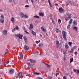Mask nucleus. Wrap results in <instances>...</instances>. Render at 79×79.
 Masks as SVG:
<instances>
[{"label":"nucleus","instance_id":"1","mask_svg":"<svg viewBox=\"0 0 79 79\" xmlns=\"http://www.w3.org/2000/svg\"><path fill=\"white\" fill-rule=\"evenodd\" d=\"M67 15L68 16L67 18H65V19L66 21H68V20H69L71 18V14L69 13H66Z\"/></svg>","mask_w":79,"mask_h":79},{"label":"nucleus","instance_id":"2","mask_svg":"<svg viewBox=\"0 0 79 79\" xmlns=\"http://www.w3.org/2000/svg\"><path fill=\"white\" fill-rule=\"evenodd\" d=\"M15 36H16L17 37H19L20 39H22V38H23V35L19 34L17 35H15Z\"/></svg>","mask_w":79,"mask_h":79},{"label":"nucleus","instance_id":"3","mask_svg":"<svg viewBox=\"0 0 79 79\" xmlns=\"http://www.w3.org/2000/svg\"><path fill=\"white\" fill-rule=\"evenodd\" d=\"M62 35L63 36L65 40H66V34L64 31H62Z\"/></svg>","mask_w":79,"mask_h":79},{"label":"nucleus","instance_id":"4","mask_svg":"<svg viewBox=\"0 0 79 79\" xmlns=\"http://www.w3.org/2000/svg\"><path fill=\"white\" fill-rule=\"evenodd\" d=\"M73 4V2H71L70 1H67V2L66 3V5L67 6H68V5L69 4H70L71 5V4Z\"/></svg>","mask_w":79,"mask_h":79},{"label":"nucleus","instance_id":"5","mask_svg":"<svg viewBox=\"0 0 79 79\" xmlns=\"http://www.w3.org/2000/svg\"><path fill=\"white\" fill-rule=\"evenodd\" d=\"M9 73L10 74H13L14 73V70L12 69H11L9 70Z\"/></svg>","mask_w":79,"mask_h":79},{"label":"nucleus","instance_id":"6","mask_svg":"<svg viewBox=\"0 0 79 79\" xmlns=\"http://www.w3.org/2000/svg\"><path fill=\"white\" fill-rule=\"evenodd\" d=\"M41 30L42 31L44 32H47V30H46V29H44V26H43L41 27Z\"/></svg>","mask_w":79,"mask_h":79},{"label":"nucleus","instance_id":"7","mask_svg":"<svg viewBox=\"0 0 79 79\" xmlns=\"http://www.w3.org/2000/svg\"><path fill=\"white\" fill-rule=\"evenodd\" d=\"M65 48L66 49H69V46L68 45L67 43H65L64 45Z\"/></svg>","mask_w":79,"mask_h":79},{"label":"nucleus","instance_id":"8","mask_svg":"<svg viewBox=\"0 0 79 79\" xmlns=\"http://www.w3.org/2000/svg\"><path fill=\"white\" fill-rule=\"evenodd\" d=\"M56 47H57V48H58V47H59V45H60V43L59 42V41H56Z\"/></svg>","mask_w":79,"mask_h":79},{"label":"nucleus","instance_id":"9","mask_svg":"<svg viewBox=\"0 0 79 79\" xmlns=\"http://www.w3.org/2000/svg\"><path fill=\"white\" fill-rule=\"evenodd\" d=\"M11 21L12 22V23L13 24H14V23H15V18H14V17H13L12 18H11Z\"/></svg>","mask_w":79,"mask_h":79},{"label":"nucleus","instance_id":"10","mask_svg":"<svg viewBox=\"0 0 79 79\" xmlns=\"http://www.w3.org/2000/svg\"><path fill=\"white\" fill-rule=\"evenodd\" d=\"M24 48L25 50H29V49L28 46L26 45L24 46Z\"/></svg>","mask_w":79,"mask_h":79},{"label":"nucleus","instance_id":"11","mask_svg":"<svg viewBox=\"0 0 79 79\" xmlns=\"http://www.w3.org/2000/svg\"><path fill=\"white\" fill-rule=\"evenodd\" d=\"M73 29L77 32V31L78 28L76 27H73Z\"/></svg>","mask_w":79,"mask_h":79},{"label":"nucleus","instance_id":"12","mask_svg":"<svg viewBox=\"0 0 79 79\" xmlns=\"http://www.w3.org/2000/svg\"><path fill=\"white\" fill-rule=\"evenodd\" d=\"M3 32L4 35H6V34H7V31L5 30H4Z\"/></svg>","mask_w":79,"mask_h":79},{"label":"nucleus","instance_id":"13","mask_svg":"<svg viewBox=\"0 0 79 79\" xmlns=\"http://www.w3.org/2000/svg\"><path fill=\"white\" fill-rule=\"evenodd\" d=\"M19 15L22 18L24 17V14L23 12H20Z\"/></svg>","mask_w":79,"mask_h":79},{"label":"nucleus","instance_id":"14","mask_svg":"<svg viewBox=\"0 0 79 79\" xmlns=\"http://www.w3.org/2000/svg\"><path fill=\"white\" fill-rule=\"evenodd\" d=\"M30 30H31L32 29H33V25L32 24H31L30 26V27L29 28Z\"/></svg>","mask_w":79,"mask_h":79},{"label":"nucleus","instance_id":"15","mask_svg":"<svg viewBox=\"0 0 79 79\" xmlns=\"http://www.w3.org/2000/svg\"><path fill=\"white\" fill-rule=\"evenodd\" d=\"M23 39L26 43L27 44V38L25 36L23 37Z\"/></svg>","mask_w":79,"mask_h":79},{"label":"nucleus","instance_id":"16","mask_svg":"<svg viewBox=\"0 0 79 79\" xmlns=\"http://www.w3.org/2000/svg\"><path fill=\"white\" fill-rule=\"evenodd\" d=\"M33 74H36L37 75H39L40 74L39 73H38L37 72H35L34 71H33L32 72Z\"/></svg>","mask_w":79,"mask_h":79},{"label":"nucleus","instance_id":"17","mask_svg":"<svg viewBox=\"0 0 79 79\" xmlns=\"http://www.w3.org/2000/svg\"><path fill=\"white\" fill-rule=\"evenodd\" d=\"M23 76V73L22 72H20L18 74V76L19 77H21Z\"/></svg>","mask_w":79,"mask_h":79},{"label":"nucleus","instance_id":"18","mask_svg":"<svg viewBox=\"0 0 79 79\" xmlns=\"http://www.w3.org/2000/svg\"><path fill=\"white\" fill-rule=\"evenodd\" d=\"M39 15L41 16H43L44 15V13H39Z\"/></svg>","mask_w":79,"mask_h":79},{"label":"nucleus","instance_id":"19","mask_svg":"<svg viewBox=\"0 0 79 79\" xmlns=\"http://www.w3.org/2000/svg\"><path fill=\"white\" fill-rule=\"evenodd\" d=\"M31 32L32 34L34 35H36V33L35 32H34V31H33L31 30Z\"/></svg>","mask_w":79,"mask_h":79},{"label":"nucleus","instance_id":"20","mask_svg":"<svg viewBox=\"0 0 79 79\" xmlns=\"http://www.w3.org/2000/svg\"><path fill=\"white\" fill-rule=\"evenodd\" d=\"M48 2L49 4V5H50V6L51 7H53V6H52V3H50V0H48Z\"/></svg>","mask_w":79,"mask_h":79},{"label":"nucleus","instance_id":"21","mask_svg":"<svg viewBox=\"0 0 79 79\" xmlns=\"http://www.w3.org/2000/svg\"><path fill=\"white\" fill-rule=\"evenodd\" d=\"M56 31L57 33H58V32H60V30L59 29H58L57 28H56Z\"/></svg>","mask_w":79,"mask_h":79},{"label":"nucleus","instance_id":"22","mask_svg":"<svg viewBox=\"0 0 79 79\" xmlns=\"http://www.w3.org/2000/svg\"><path fill=\"white\" fill-rule=\"evenodd\" d=\"M59 11H60V12H62L63 11V9L62 8H60L59 9Z\"/></svg>","mask_w":79,"mask_h":79},{"label":"nucleus","instance_id":"23","mask_svg":"<svg viewBox=\"0 0 79 79\" xmlns=\"http://www.w3.org/2000/svg\"><path fill=\"white\" fill-rule=\"evenodd\" d=\"M72 23H73V19H70V21H69V24H72Z\"/></svg>","mask_w":79,"mask_h":79},{"label":"nucleus","instance_id":"24","mask_svg":"<svg viewBox=\"0 0 79 79\" xmlns=\"http://www.w3.org/2000/svg\"><path fill=\"white\" fill-rule=\"evenodd\" d=\"M66 52H67V50H66L63 51V54H64V55H66Z\"/></svg>","mask_w":79,"mask_h":79},{"label":"nucleus","instance_id":"25","mask_svg":"<svg viewBox=\"0 0 79 79\" xmlns=\"http://www.w3.org/2000/svg\"><path fill=\"white\" fill-rule=\"evenodd\" d=\"M73 24H75V25H77V21L76 20L74 21Z\"/></svg>","mask_w":79,"mask_h":79},{"label":"nucleus","instance_id":"26","mask_svg":"<svg viewBox=\"0 0 79 79\" xmlns=\"http://www.w3.org/2000/svg\"><path fill=\"white\" fill-rule=\"evenodd\" d=\"M72 44H73V43H72L71 42H69L68 43V44H69V45L70 46V47H72L71 45H72Z\"/></svg>","mask_w":79,"mask_h":79},{"label":"nucleus","instance_id":"27","mask_svg":"<svg viewBox=\"0 0 79 79\" xmlns=\"http://www.w3.org/2000/svg\"><path fill=\"white\" fill-rule=\"evenodd\" d=\"M58 23L59 24H61V21L60 19H58Z\"/></svg>","mask_w":79,"mask_h":79},{"label":"nucleus","instance_id":"28","mask_svg":"<svg viewBox=\"0 0 79 79\" xmlns=\"http://www.w3.org/2000/svg\"><path fill=\"white\" fill-rule=\"evenodd\" d=\"M64 61H66V55H64Z\"/></svg>","mask_w":79,"mask_h":79},{"label":"nucleus","instance_id":"29","mask_svg":"<svg viewBox=\"0 0 79 79\" xmlns=\"http://www.w3.org/2000/svg\"><path fill=\"white\" fill-rule=\"evenodd\" d=\"M71 26V24H69L68 26H67V29H69V28H70V27Z\"/></svg>","mask_w":79,"mask_h":79},{"label":"nucleus","instance_id":"30","mask_svg":"<svg viewBox=\"0 0 79 79\" xmlns=\"http://www.w3.org/2000/svg\"><path fill=\"white\" fill-rule=\"evenodd\" d=\"M0 21L2 23H4V20L3 19H0Z\"/></svg>","mask_w":79,"mask_h":79},{"label":"nucleus","instance_id":"31","mask_svg":"<svg viewBox=\"0 0 79 79\" xmlns=\"http://www.w3.org/2000/svg\"><path fill=\"white\" fill-rule=\"evenodd\" d=\"M24 32H25L27 34H29V33L27 32V30H26V29H24Z\"/></svg>","mask_w":79,"mask_h":79},{"label":"nucleus","instance_id":"32","mask_svg":"<svg viewBox=\"0 0 79 79\" xmlns=\"http://www.w3.org/2000/svg\"><path fill=\"white\" fill-rule=\"evenodd\" d=\"M72 61H73V58H72L71 59H70V63H72Z\"/></svg>","mask_w":79,"mask_h":79},{"label":"nucleus","instance_id":"33","mask_svg":"<svg viewBox=\"0 0 79 79\" xmlns=\"http://www.w3.org/2000/svg\"><path fill=\"white\" fill-rule=\"evenodd\" d=\"M24 17H25V18H28V16L27 15L25 14L24 15Z\"/></svg>","mask_w":79,"mask_h":79},{"label":"nucleus","instance_id":"34","mask_svg":"<svg viewBox=\"0 0 79 79\" xmlns=\"http://www.w3.org/2000/svg\"><path fill=\"white\" fill-rule=\"evenodd\" d=\"M34 18H38V19L40 18L39 16H38L37 15H35L34 16Z\"/></svg>","mask_w":79,"mask_h":79},{"label":"nucleus","instance_id":"35","mask_svg":"<svg viewBox=\"0 0 79 79\" xmlns=\"http://www.w3.org/2000/svg\"><path fill=\"white\" fill-rule=\"evenodd\" d=\"M49 17H50V18L51 20L53 19L52 18V15H50Z\"/></svg>","mask_w":79,"mask_h":79},{"label":"nucleus","instance_id":"36","mask_svg":"<svg viewBox=\"0 0 79 79\" xmlns=\"http://www.w3.org/2000/svg\"><path fill=\"white\" fill-rule=\"evenodd\" d=\"M20 58H21V59H23V54L21 55Z\"/></svg>","mask_w":79,"mask_h":79},{"label":"nucleus","instance_id":"37","mask_svg":"<svg viewBox=\"0 0 79 79\" xmlns=\"http://www.w3.org/2000/svg\"><path fill=\"white\" fill-rule=\"evenodd\" d=\"M52 22L53 24H55V22L53 21V19H52Z\"/></svg>","mask_w":79,"mask_h":79},{"label":"nucleus","instance_id":"38","mask_svg":"<svg viewBox=\"0 0 79 79\" xmlns=\"http://www.w3.org/2000/svg\"><path fill=\"white\" fill-rule=\"evenodd\" d=\"M15 28L16 30H19V27H18V26H17L16 27H15Z\"/></svg>","mask_w":79,"mask_h":79},{"label":"nucleus","instance_id":"39","mask_svg":"<svg viewBox=\"0 0 79 79\" xmlns=\"http://www.w3.org/2000/svg\"><path fill=\"white\" fill-rule=\"evenodd\" d=\"M76 47H77L76 46H73L72 48L74 50L75 49V48H76Z\"/></svg>","mask_w":79,"mask_h":79},{"label":"nucleus","instance_id":"40","mask_svg":"<svg viewBox=\"0 0 79 79\" xmlns=\"http://www.w3.org/2000/svg\"><path fill=\"white\" fill-rule=\"evenodd\" d=\"M10 62V61L9 60H8L6 62V64H8Z\"/></svg>","mask_w":79,"mask_h":79},{"label":"nucleus","instance_id":"41","mask_svg":"<svg viewBox=\"0 0 79 79\" xmlns=\"http://www.w3.org/2000/svg\"><path fill=\"white\" fill-rule=\"evenodd\" d=\"M58 75H59V73H56V77H57V76H58Z\"/></svg>","mask_w":79,"mask_h":79},{"label":"nucleus","instance_id":"42","mask_svg":"<svg viewBox=\"0 0 79 79\" xmlns=\"http://www.w3.org/2000/svg\"><path fill=\"white\" fill-rule=\"evenodd\" d=\"M16 29L15 28L13 29V30H12V32H14L16 30Z\"/></svg>","mask_w":79,"mask_h":79},{"label":"nucleus","instance_id":"43","mask_svg":"<svg viewBox=\"0 0 79 79\" xmlns=\"http://www.w3.org/2000/svg\"><path fill=\"white\" fill-rule=\"evenodd\" d=\"M74 54L76 55H77V52H74Z\"/></svg>","mask_w":79,"mask_h":79},{"label":"nucleus","instance_id":"44","mask_svg":"<svg viewBox=\"0 0 79 79\" xmlns=\"http://www.w3.org/2000/svg\"><path fill=\"white\" fill-rule=\"evenodd\" d=\"M47 66L49 68H50V65L47 64Z\"/></svg>","mask_w":79,"mask_h":79},{"label":"nucleus","instance_id":"45","mask_svg":"<svg viewBox=\"0 0 79 79\" xmlns=\"http://www.w3.org/2000/svg\"><path fill=\"white\" fill-rule=\"evenodd\" d=\"M35 52H37V53H39V51H36L35 52H34V53H35Z\"/></svg>","mask_w":79,"mask_h":79},{"label":"nucleus","instance_id":"46","mask_svg":"<svg viewBox=\"0 0 79 79\" xmlns=\"http://www.w3.org/2000/svg\"><path fill=\"white\" fill-rule=\"evenodd\" d=\"M39 23V22H38V21H37V20H36L35 21V23Z\"/></svg>","mask_w":79,"mask_h":79},{"label":"nucleus","instance_id":"47","mask_svg":"<svg viewBox=\"0 0 79 79\" xmlns=\"http://www.w3.org/2000/svg\"><path fill=\"white\" fill-rule=\"evenodd\" d=\"M77 72H76L77 74H79V70H77Z\"/></svg>","mask_w":79,"mask_h":79},{"label":"nucleus","instance_id":"48","mask_svg":"<svg viewBox=\"0 0 79 79\" xmlns=\"http://www.w3.org/2000/svg\"><path fill=\"white\" fill-rule=\"evenodd\" d=\"M74 72H76L77 71V70L76 69H74L73 70Z\"/></svg>","mask_w":79,"mask_h":79},{"label":"nucleus","instance_id":"49","mask_svg":"<svg viewBox=\"0 0 79 79\" xmlns=\"http://www.w3.org/2000/svg\"><path fill=\"white\" fill-rule=\"evenodd\" d=\"M25 7H27V8H28V7H29V5H26V6H25Z\"/></svg>","mask_w":79,"mask_h":79},{"label":"nucleus","instance_id":"50","mask_svg":"<svg viewBox=\"0 0 79 79\" xmlns=\"http://www.w3.org/2000/svg\"><path fill=\"white\" fill-rule=\"evenodd\" d=\"M1 18H4V17L3 16V15H1Z\"/></svg>","mask_w":79,"mask_h":79},{"label":"nucleus","instance_id":"51","mask_svg":"<svg viewBox=\"0 0 79 79\" xmlns=\"http://www.w3.org/2000/svg\"><path fill=\"white\" fill-rule=\"evenodd\" d=\"M63 79H66V77L65 76H64L63 77Z\"/></svg>","mask_w":79,"mask_h":79},{"label":"nucleus","instance_id":"52","mask_svg":"<svg viewBox=\"0 0 79 79\" xmlns=\"http://www.w3.org/2000/svg\"><path fill=\"white\" fill-rule=\"evenodd\" d=\"M26 2L27 3H29V2H28V0H26Z\"/></svg>","mask_w":79,"mask_h":79},{"label":"nucleus","instance_id":"53","mask_svg":"<svg viewBox=\"0 0 79 79\" xmlns=\"http://www.w3.org/2000/svg\"><path fill=\"white\" fill-rule=\"evenodd\" d=\"M13 3H16V2H15V0H13Z\"/></svg>","mask_w":79,"mask_h":79},{"label":"nucleus","instance_id":"54","mask_svg":"<svg viewBox=\"0 0 79 79\" xmlns=\"http://www.w3.org/2000/svg\"><path fill=\"white\" fill-rule=\"evenodd\" d=\"M35 43L36 44H39V42H38V41H36Z\"/></svg>","mask_w":79,"mask_h":79},{"label":"nucleus","instance_id":"55","mask_svg":"<svg viewBox=\"0 0 79 79\" xmlns=\"http://www.w3.org/2000/svg\"><path fill=\"white\" fill-rule=\"evenodd\" d=\"M55 6H58V4H55Z\"/></svg>","mask_w":79,"mask_h":79},{"label":"nucleus","instance_id":"56","mask_svg":"<svg viewBox=\"0 0 79 79\" xmlns=\"http://www.w3.org/2000/svg\"><path fill=\"white\" fill-rule=\"evenodd\" d=\"M3 64V66H5V67H6V64Z\"/></svg>","mask_w":79,"mask_h":79},{"label":"nucleus","instance_id":"57","mask_svg":"<svg viewBox=\"0 0 79 79\" xmlns=\"http://www.w3.org/2000/svg\"><path fill=\"white\" fill-rule=\"evenodd\" d=\"M7 53H8L7 52H5V54H4V55H6V54H7Z\"/></svg>","mask_w":79,"mask_h":79},{"label":"nucleus","instance_id":"58","mask_svg":"<svg viewBox=\"0 0 79 79\" xmlns=\"http://www.w3.org/2000/svg\"><path fill=\"white\" fill-rule=\"evenodd\" d=\"M28 65H29V66H30L31 64V63H28Z\"/></svg>","mask_w":79,"mask_h":79},{"label":"nucleus","instance_id":"59","mask_svg":"<svg viewBox=\"0 0 79 79\" xmlns=\"http://www.w3.org/2000/svg\"><path fill=\"white\" fill-rule=\"evenodd\" d=\"M74 49L73 48H72V49H71V51H72V52H73V51H74Z\"/></svg>","mask_w":79,"mask_h":79},{"label":"nucleus","instance_id":"60","mask_svg":"<svg viewBox=\"0 0 79 79\" xmlns=\"http://www.w3.org/2000/svg\"><path fill=\"white\" fill-rule=\"evenodd\" d=\"M48 78L49 79H52V77H49Z\"/></svg>","mask_w":79,"mask_h":79},{"label":"nucleus","instance_id":"61","mask_svg":"<svg viewBox=\"0 0 79 79\" xmlns=\"http://www.w3.org/2000/svg\"><path fill=\"white\" fill-rule=\"evenodd\" d=\"M32 3H34V1L33 0H31Z\"/></svg>","mask_w":79,"mask_h":79},{"label":"nucleus","instance_id":"62","mask_svg":"<svg viewBox=\"0 0 79 79\" xmlns=\"http://www.w3.org/2000/svg\"><path fill=\"white\" fill-rule=\"evenodd\" d=\"M40 45H41L40 44H39V47H41Z\"/></svg>","mask_w":79,"mask_h":79},{"label":"nucleus","instance_id":"63","mask_svg":"<svg viewBox=\"0 0 79 79\" xmlns=\"http://www.w3.org/2000/svg\"><path fill=\"white\" fill-rule=\"evenodd\" d=\"M70 53H73V51H70Z\"/></svg>","mask_w":79,"mask_h":79},{"label":"nucleus","instance_id":"64","mask_svg":"<svg viewBox=\"0 0 79 79\" xmlns=\"http://www.w3.org/2000/svg\"><path fill=\"white\" fill-rule=\"evenodd\" d=\"M31 66H32V64H30V65Z\"/></svg>","mask_w":79,"mask_h":79}]
</instances>
